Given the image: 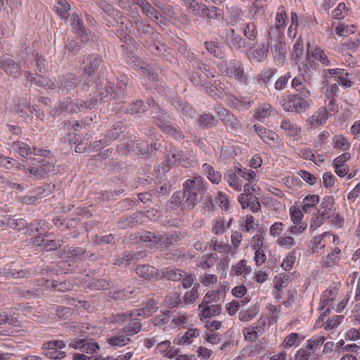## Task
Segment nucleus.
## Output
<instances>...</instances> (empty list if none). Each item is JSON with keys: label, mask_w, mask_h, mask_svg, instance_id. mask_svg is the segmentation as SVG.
I'll use <instances>...</instances> for the list:
<instances>
[{"label": "nucleus", "mask_w": 360, "mask_h": 360, "mask_svg": "<svg viewBox=\"0 0 360 360\" xmlns=\"http://www.w3.org/2000/svg\"><path fill=\"white\" fill-rule=\"evenodd\" d=\"M207 190L202 178L195 177L186 180L184 184L183 200L185 205L193 208L202 199V195Z\"/></svg>", "instance_id": "obj_1"}, {"label": "nucleus", "mask_w": 360, "mask_h": 360, "mask_svg": "<svg viewBox=\"0 0 360 360\" xmlns=\"http://www.w3.org/2000/svg\"><path fill=\"white\" fill-rule=\"evenodd\" d=\"M153 118L156 125L160 127L165 133L173 136L176 139H183L184 136L183 133L171 124L170 117L167 113L159 108H155Z\"/></svg>", "instance_id": "obj_2"}, {"label": "nucleus", "mask_w": 360, "mask_h": 360, "mask_svg": "<svg viewBox=\"0 0 360 360\" xmlns=\"http://www.w3.org/2000/svg\"><path fill=\"white\" fill-rule=\"evenodd\" d=\"M117 21V28L116 34L117 37L127 45H134L135 41L131 35L133 26L132 22L125 16H120Z\"/></svg>", "instance_id": "obj_3"}, {"label": "nucleus", "mask_w": 360, "mask_h": 360, "mask_svg": "<svg viewBox=\"0 0 360 360\" xmlns=\"http://www.w3.org/2000/svg\"><path fill=\"white\" fill-rule=\"evenodd\" d=\"M281 104L285 111L295 112H303L309 105L306 99L297 95H290L288 98L282 99Z\"/></svg>", "instance_id": "obj_4"}, {"label": "nucleus", "mask_w": 360, "mask_h": 360, "mask_svg": "<svg viewBox=\"0 0 360 360\" xmlns=\"http://www.w3.org/2000/svg\"><path fill=\"white\" fill-rule=\"evenodd\" d=\"M134 25L136 30L138 36L142 40H157L158 33H157L154 28L150 25L143 21L141 17L134 18L133 22Z\"/></svg>", "instance_id": "obj_5"}, {"label": "nucleus", "mask_w": 360, "mask_h": 360, "mask_svg": "<svg viewBox=\"0 0 360 360\" xmlns=\"http://www.w3.org/2000/svg\"><path fill=\"white\" fill-rule=\"evenodd\" d=\"M224 72L226 76L236 79L240 82H245L246 80L244 70L238 61L231 60L226 63Z\"/></svg>", "instance_id": "obj_6"}, {"label": "nucleus", "mask_w": 360, "mask_h": 360, "mask_svg": "<svg viewBox=\"0 0 360 360\" xmlns=\"http://www.w3.org/2000/svg\"><path fill=\"white\" fill-rule=\"evenodd\" d=\"M0 68L8 75L14 77H16L20 73V67L19 63L8 56H3L0 58Z\"/></svg>", "instance_id": "obj_7"}, {"label": "nucleus", "mask_w": 360, "mask_h": 360, "mask_svg": "<svg viewBox=\"0 0 360 360\" xmlns=\"http://www.w3.org/2000/svg\"><path fill=\"white\" fill-rule=\"evenodd\" d=\"M221 120L223 122L229 131H236L240 127V124L237 118L226 109H221L218 112Z\"/></svg>", "instance_id": "obj_8"}, {"label": "nucleus", "mask_w": 360, "mask_h": 360, "mask_svg": "<svg viewBox=\"0 0 360 360\" xmlns=\"http://www.w3.org/2000/svg\"><path fill=\"white\" fill-rule=\"evenodd\" d=\"M253 127L257 134L266 144L271 146L278 142L279 136L276 132L258 124H255Z\"/></svg>", "instance_id": "obj_9"}, {"label": "nucleus", "mask_w": 360, "mask_h": 360, "mask_svg": "<svg viewBox=\"0 0 360 360\" xmlns=\"http://www.w3.org/2000/svg\"><path fill=\"white\" fill-rule=\"evenodd\" d=\"M102 59L98 55H91L84 62V75L92 76L101 65Z\"/></svg>", "instance_id": "obj_10"}, {"label": "nucleus", "mask_w": 360, "mask_h": 360, "mask_svg": "<svg viewBox=\"0 0 360 360\" xmlns=\"http://www.w3.org/2000/svg\"><path fill=\"white\" fill-rule=\"evenodd\" d=\"M126 149L128 152L132 151L135 154L148 155L153 152V145L150 146L143 141H131L126 144Z\"/></svg>", "instance_id": "obj_11"}, {"label": "nucleus", "mask_w": 360, "mask_h": 360, "mask_svg": "<svg viewBox=\"0 0 360 360\" xmlns=\"http://www.w3.org/2000/svg\"><path fill=\"white\" fill-rule=\"evenodd\" d=\"M71 26L77 37L81 39V41L86 42L89 40L88 34L84 30V26L82 22V18L75 13L71 17Z\"/></svg>", "instance_id": "obj_12"}, {"label": "nucleus", "mask_w": 360, "mask_h": 360, "mask_svg": "<svg viewBox=\"0 0 360 360\" xmlns=\"http://www.w3.org/2000/svg\"><path fill=\"white\" fill-rule=\"evenodd\" d=\"M137 5L148 17L154 18L158 23L162 22V17L158 16L157 10L148 1L141 0Z\"/></svg>", "instance_id": "obj_13"}, {"label": "nucleus", "mask_w": 360, "mask_h": 360, "mask_svg": "<svg viewBox=\"0 0 360 360\" xmlns=\"http://www.w3.org/2000/svg\"><path fill=\"white\" fill-rule=\"evenodd\" d=\"M79 83L77 75L74 74H69L60 81V84L58 86V88L61 91H71L76 88Z\"/></svg>", "instance_id": "obj_14"}, {"label": "nucleus", "mask_w": 360, "mask_h": 360, "mask_svg": "<svg viewBox=\"0 0 360 360\" xmlns=\"http://www.w3.org/2000/svg\"><path fill=\"white\" fill-rule=\"evenodd\" d=\"M140 240L145 243H149L150 246L161 248L164 245L163 236L156 235L154 233L146 232L141 236Z\"/></svg>", "instance_id": "obj_15"}, {"label": "nucleus", "mask_w": 360, "mask_h": 360, "mask_svg": "<svg viewBox=\"0 0 360 360\" xmlns=\"http://www.w3.org/2000/svg\"><path fill=\"white\" fill-rule=\"evenodd\" d=\"M229 185L236 191H240L242 188V181L240 176L238 174V168L236 167L234 171L229 172L225 176Z\"/></svg>", "instance_id": "obj_16"}, {"label": "nucleus", "mask_w": 360, "mask_h": 360, "mask_svg": "<svg viewBox=\"0 0 360 360\" xmlns=\"http://www.w3.org/2000/svg\"><path fill=\"white\" fill-rule=\"evenodd\" d=\"M202 171L212 184H218L221 181V173L218 171H215L213 167L210 164L204 163L202 167Z\"/></svg>", "instance_id": "obj_17"}, {"label": "nucleus", "mask_w": 360, "mask_h": 360, "mask_svg": "<svg viewBox=\"0 0 360 360\" xmlns=\"http://www.w3.org/2000/svg\"><path fill=\"white\" fill-rule=\"evenodd\" d=\"M147 46L149 51L156 56L167 58L168 54H170V49H167L165 44L159 41L149 43Z\"/></svg>", "instance_id": "obj_18"}, {"label": "nucleus", "mask_w": 360, "mask_h": 360, "mask_svg": "<svg viewBox=\"0 0 360 360\" xmlns=\"http://www.w3.org/2000/svg\"><path fill=\"white\" fill-rule=\"evenodd\" d=\"M136 274L141 277L150 280L158 276V271L150 265H139L136 269Z\"/></svg>", "instance_id": "obj_19"}, {"label": "nucleus", "mask_w": 360, "mask_h": 360, "mask_svg": "<svg viewBox=\"0 0 360 360\" xmlns=\"http://www.w3.org/2000/svg\"><path fill=\"white\" fill-rule=\"evenodd\" d=\"M96 91L94 94L100 98V101H105V99L108 97L113 98V86L110 85L103 86L101 83H98L96 84Z\"/></svg>", "instance_id": "obj_20"}, {"label": "nucleus", "mask_w": 360, "mask_h": 360, "mask_svg": "<svg viewBox=\"0 0 360 360\" xmlns=\"http://www.w3.org/2000/svg\"><path fill=\"white\" fill-rule=\"evenodd\" d=\"M157 311V307L153 300L148 302L146 307L134 311V316L148 317Z\"/></svg>", "instance_id": "obj_21"}, {"label": "nucleus", "mask_w": 360, "mask_h": 360, "mask_svg": "<svg viewBox=\"0 0 360 360\" xmlns=\"http://www.w3.org/2000/svg\"><path fill=\"white\" fill-rule=\"evenodd\" d=\"M11 149L13 152L24 158L32 153L31 148L29 145L22 141H14L11 144Z\"/></svg>", "instance_id": "obj_22"}, {"label": "nucleus", "mask_w": 360, "mask_h": 360, "mask_svg": "<svg viewBox=\"0 0 360 360\" xmlns=\"http://www.w3.org/2000/svg\"><path fill=\"white\" fill-rule=\"evenodd\" d=\"M245 40L238 34L234 29L231 30V34L229 38V44L232 49L238 50L245 44Z\"/></svg>", "instance_id": "obj_23"}, {"label": "nucleus", "mask_w": 360, "mask_h": 360, "mask_svg": "<svg viewBox=\"0 0 360 360\" xmlns=\"http://www.w3.org/2000/svg\"><path fill=\"white\" fill-rule=\"evenodd\" d=\"M259 312V307L257 305H252L246 310H242L238 318L240 321L248 322L252 320Z\"/></svg>", "instance_id": "obj_24"}, {"label": "nucleus", "mask_w": 360, "mask_h": 360, "mask_svg": "<svg viewBox=\"0 0 360 360\" xmlns=\"http://www.w3.org/2000/svg\"><path fill=\"white\" fill-rule=\"evenodd\" d=\"M269 49V42L263 43L256 49H255L252 51V57L257 61H262L264 60L268 55Z\"/></svg>", "instance_id": "obj_25"}, {"label": "nucleus", "mask_w": 360, "mask_h": 360, "mask_svg": "<svg viewBox=\"0 0 360 360\" xmlns=\"http://www.w3.org/2000/svg\"><path fill=\"white\" fill-rule=\"evenodd\" d=\"M340 250L338 248H335L330 254L326 257L323 258L322 264L323 266L326 268L333 266L339 260V254Z\"/></svg>", "instance_id": "obj_26"}, {"label": "nucleus", "mask_w": 360, "mask_h": 360, "mask_svg": "<svg viewBox=\"0 0 360 360\" xmlns=\"http://www.w3.org/2000/svg\"><path fill=\"white\" fill-rule=\"evenodd\" d=\"M130 339L127 338L123 333H118L117 335L108 338V342L112 347H122L126 345Z\"/></svg>", "instance_id": "obj_27"}, {"label": "nucleus", "mask_w": 360, "mask_h": 360, "mask_svg": "<svg viewBox=\"0 0 360 360\" xmlns=\"http://www.w3.org/2000/svg\"><path fill=\"white\" fill-rule=\"evenodd\" d=\"M60 107L62 110L70 113L78 112L84 110L83 101L70 102L68 103L63 102L60 104Z\"/></svg>", "instance_id": "obj_28"}, {"label": "nucleus", "mask_w": 360, "mask_h": 360, "mask_svg": "<svg viewBox=\"0 0 360 360\" xmlns=\"http://www.w3.org/2000/svg\"><path fill=\"white\" fill-rule=\"evenodd\" d=\"M164 302L166 306L171 309L177 307L181 302V295L176 292H171L166 296Z\"/></svg>", "instance_id": "obj_29"}, {"label": "nucleus", "mask_w": 360, "mask_h": 360, "mask_svg": "<svg viewBox=\"0 0 360 360\" xmlns=\"http://www.w3.org/2000/svg\"><path fill=\"white\" fill-rule=\"evenodd\" d=\"M308 50L307 55L311 54V56L316 59L319 60L322 64L328 65L329 60L324 51L319 47H315L312 51H309V44H307Z\"/></svg>", "instance_id": "obj_30"}, {"label": "nucleus", "mask_w": 360, "mask_h": 360, "mask_svg": "<svg viewBox=\"0 0 360 360\" xmlns=\"http://www.w3.org/2000/svg\"><path fill=\"white\" fill-rule=\"evenodd\" d=\"M200 285L195 283L193 288L187 291L184 296V302L185 304H190L193 303L199 297L198 290Z\"/></svg>", "instance_id": "obj_31"}, {"label": "nucleus", "mask_w": 360, "mask_h": 360, "mask_svg": "<svg viewBox=\"0 0 360 360\" xmlns=\"http://www.w3.org/2000/svg\"><path fill=\"white\" fill-rule=\"evenodd\" d=\"M146 110V105L141 100L131 103L124 110L125 113L134 115L136 113H141Z\"/></svg>", "instance_id": "obj_32"}, {"label": "nucleus", "mask_w": 360, "mask_h": 360, "mask_svg": "<svg viewBox=\"0 0 360 360\" xmlns=\"http://www.w3.org/2000/svg\"><path fill=\"white\" fill-rule=\"evenodd\" d=\"M57 6H56V11L57 14L63 18L67 19L69 15L70 10V5L66 0H58Z\"/></svg>", "instance_id": "obj_33"}, {"label": "nucleus", "mask_w": 360, "mask_h": 360, "mask_svg": "<svg viewBox=\"0 0 360 360\" xmlns=\"http://www.w3.org/2000/svg\"><path fill=\"white\" fill-rule=\"evenodd\" d=\"M217 121L211 114H204L198 119L199 125L202 128H210L217 124Z\"/></svg>", "instance_id": "obj_34"}, {"label": "nucleus", "mask_w": 360, "mask_h": 360, "mask_svg": "<svg viewBox=\"0 0 360 360\" xmlns=\"http://www.w3.org/2000/svg\"><path fill=\"white\" fill-rule=\"evenodd\" d=\"M164 275L169 280L179 281L186 276V273L181 269H167L164 272Z\"/></svg>", "instance_id": "obj_35"}, {"label": "nucleus", "mask_w": 360, "mask_h": 360, "mask_svg": "<svg viewBox=\"0 0 360 360\" xmlns=\"http://www.w3.org/2000/svg\"><path fill=\"white\" fill-rule=\"evenodd\" d=\"M328 120V112L325 108H320L318 112L311 117V124L321 125Z\"/></svg>", "instance_id": "obj_36"}, {"label": "nucleus", "mask_w": 360, "mask_h": 360, "mask_svg": "<svg viewBox=\"0 0 360 360\" xmlns=\"http://www.w3.org/2000/svg\"><path fill=\"white\" fill-rule=\"evenodd\" d=\"M330 74H333L335 77H338L340 80V84L345 88H349L352 85V79L349 78L345 77V70L343 69H338V70H331L330 71Z\"/></svg>", "instance_id": "obj_37"}, {"label": "nucleus", "mask_w": 360, "mask_h": 360, "mask_svg": "<svg viewBox=\"0 0 360 360\" xmlns=\"http://www.w3.org/2000/svg\"><path fill=\"white\" fill-rule=\"evenodd\" d=\"M285 43L279 41L274 46V56L279 63L283 62L285 59Z\"/></svg>", "instance_id": "obj_38"}, {"label": "nucleus", "mask_w": 360, "mask_h": 360, "mask_svg": "<svg viewBox=\"0 0 360 360\" xmlns=\"http://www.w3.org/2000/svg\"><path fill=\"white\" fill-rule=\"evenodd\" d=\"M185 237V233L181 231H175L170 234L169 236H163L164 245L165 246H169L173 245L174 243L180 241L182 238Z\"/></svg>", "instance_id": "obj_39"}, {"label": "nucleus", "mask_w": 360, "mask_h": 360, "mask_svg": "<svg viewBox=\"0 0 360 360\" xmlns=\"http://www.w3.org/2000/svg\"><path fill=\"white\" fill-rule=\"evenodd\" d=\"M333 203L330 202V198L324 199L321 204V209L319 210L318 214L321 215L326 219H329L330 217V212L332 210Z\"/></svg>", "instance_id": "obj_40"}, {"label": "nucleus", "mask_w": 360, "mask_h": 360, "mask_svg": "<svg viewBox=\"0 0 360 360\" xmlns=\"http://www.w3.org/2000/svg\"><path fill=\"white\" fill-rule=\"evenodd\" d=\"M281 129L288 131L289 136H295L299 134L300 129L290 120H284L281 124Z\"/></svg>", "instance_id": "obj_41"}, {"label": "nucleus", "mask_w": 360, "mask_h": 360, "mask_svg": "<svg viewBox=\"0 0 360 360\" xmlns=\"http://www.w3.org/2000/svg\"><path fill=\"white\" fill-rule=\"evenodd\" d=\"M218 15V8L214 6L207 7L206 5L202 6V11L200 12V17L205 18L210 20L214 19Z\"/></svg>", "instance_id": "obj_42"}, {"label": "nucleus", "mask_w": 360, "mask_h": 360, "mask_svg": "<svg viewBox=\"0 0 360 360\" xmlns=\"http://www.w3.org/2000/svg\"><path fill=\"white\" fill-rule=\"evenodd\" d=\"M245 36L250 40H255L257 37V25L254 22H250L243 27Z\"/></svg>", "instance_id": "obj_43"}, {"label": "nucleus", "mask_w": 360, "mask_h": 360, "mask_svg": "<svg viewBox=\"0 0 360 360\" xmlns=\"http://www.w3.org/2000/svg\"><path fill=\"white\" fill-rule=\"evenodd\" d=\"M337 294L335 289L326 290L321 297V309H323L330 301H333Z\"/></svg>", "instance_id": "obj_44"}, {"label": "nucleus", "mask_w": 360, "mask_h": 360, "mask_svg": "<svg viewBox=\"0 0 360 360\" xmlns=\"http://www.w3.org/2000/svg\"><path fill=\"white\" fill-rule=\"evenodd\" d=\"M38 162L40 163L39 165H41L43 170L46 171V176L55 174L58 170L53 161H50L49 160L46 159H41Z\"/></svg>", "instance_id": "obj_45"}, {"label": "nucleus", "mask_w": 360, "mask_h": 360, "mask_svg": "<svg viewBox=\"0 0 360 360\" xmlns=\"http://www.w3.org/2000/svg\"><path fill=\"white\" fill-rule=\"evenodd\" d=\"M221 308L220 305H210L207 306L202 310L201 315L204 318H209L212 316H217L221 314Z\"/></svg>", "instance_id": "obj_46"}, {"label": "nucleus", "mask_w": 360, "mask_h": 360, "mask_svg": "<svg viewBox=\"0 0 360 360\" xmlns=\"http://www.w3.org/2000/svg\"><path fill=\"white\" fill-rule=\"evenodd\" d=\"M55 184H46L37 189V198H41L49 195L55 189Z\"/></svg>", "instance_id": "obj_47"}, {"label": "nucleus", "mask_w": 360, "mask_h": 360, "mask_svg": "<svg viewBox=\"0 0 360 360\" xmlns=\"http://www.w3.org/2000/svg\"><path fill=\"white\" fill-rule=\"evenodd\" d=\"M30 274V271L27 269H20L18 271H13L8 269L4 271L3 275L6 278H20L27 277Z\"/></svg>", "instance_id": "obj_48"}, {"label": "nucleus", "mask_w": 360, "mask_h": 360, "mask_svg": "<svg viewBox=\"0 0 360 360\" xmlns=\"http://www.w3.org/2000/svg\"><path fill=\"white\" fill-rule=\"evenodd\" d=\"M141 328V323L138 319H133L125 328L127 335H133L138 333Z\"/></svg>", "instance_id": "obj_49"}, {"label": "nucleus", "mask_w": 360, "mask_h": 360, "mask_svg": "<svg viewBox=\"0 0 360 360\" xmlns=\"http://www.w3.org/2000/svg\"><path fill=\"white\" fill-rule=\"evenodd\" d=\"M73 313V309L64 306H58L56 309V314L60 319H69Z\"/></svg>", "instance_id": "obj_50"}, {"label": "nucleus", "mask_w": 360, "mask_h": 360, "mask_svg": "<svg viewBox=\"0 0 360 360\" xmlns=\"http://www.w3.org/2000/svg\"><path fill=\"white\" fill-rule=\"evenodd\" d=\"M200 334L199 330L197 328H191L186 331L184 335L179 339L178 344H190V339L198 337Z\"/></svg>", "instance_id": "obj_51"}, {"label": "nucleus", "mask_w": 360, "mask_h": 360, "mask_svg": "<svg viewBox=\"0 0 360 360\" xmlns=\"http://www.w3.org/2000/svg\"><path fill=\"white\" fill-rule=\"evenodd\" d=\"M37 85L39 86L45 87L48 89H55L58 88V85L51 79L39 75L37 79Z\"/></svg>", "instance_id": "obj_52"}, {"label": "nucleus", "mask_w": 360, "mask_h": 360, "mask_svg": "<svg viewBox=\"0 0 360 360\" xmlns=\"http://www.w3.org/2000/svg\"><path fill=\"white\" fill-rule=\"evenodd\" d=\"M186 6L191 9V11L194 15H200L202 11V6L203 4H200L195 0H185Z\"/></svg>", "instance_id": "obj_53"}, {"label": "nucleus", "mask_w": 360, "mask_h": 360, "mask_svg": "<svg viewBox=\"0 0 360 360\" xmlns=\"http://www.w3.org/2000/svg\"><path fill=\"white\" fill-rule=\"evenodd\" d=\"M271 105L269 104H264L257 109L255 112V117L257 120H263L270 115Z\"/></svg>", "instance_id": "obj_54"}, {"label": "nucleus", "mask_w": 360, "mask_h": 360, "mask_svg": "<svg viewBox=\"0 0 360 360\" xmlns=\"http://www.w3.org/2000/svg\"><path fill=\"white\" fill-rule=\"evenodd\" d=\"M127 62L129 65H131L136 70H139L145 64L141 58L132 53H130L128 56Z\"/></svg>", "instance_id": "obj_55"}, {"label": "nucleus", "mask_w": 360, "mask_h": 360, "mask_svg": "<svg viewBox=\"0 0 360 360\" xmlns=\"http://www.w3.org/2000/svg\"><path fill=\"white\" fill-rule=\"evenodd\" d=\"M15 229L18 231H24L23 233L26 235H32L33 229L31 226H27V222L23 219H19L15 220Z\"/></svg>", "instance_id": "obj_56"}, {"label": "nucleus", "mask_w": 360, "mask_h": 360, "mask_svg": "<svg viewBox=\"0 0 360 360\" xmlns=\"http://www.w3.org/2000/svg\"><path fill=\"white\" fill-rule=\"evenodd\" d=\"M205 45L207 49L209 51L210 53L213 54L214 56L217 58L223 57L224 54L223 52L221 51V49L219 46H218L216 42H205Z\"/></svg>", "instance_id": "obj_57"}, {"label": "nucleus", "mask_w": 360, "mask_h": 360, "mask_svg": "<svg viewBox=\"0 0 360 360\" xmlns=\"http://www.w3.org/2000/svg\"><path fill=\"white\" fill-rule=\"evenodd\" d=\"M43 248L46 251L58 249L62 246L63 241L60 240L45 239Z\"/></svg>", "instance_id": "obj_58"}, {"label": "nucleus", "mask_w": 360, "mask_h": 360, "mask_svg": "<svg viewBox=\"0 0 360 360\" xmlns=\"http://www.w3.org/2000/svg\"><path fill=\"white\" fill-rule=\"evenodd\" d=\"M292 86L303 96L309 94V90L302 84L300 77H295L292 79Z\"/></svg>", "instance_id": "obj_59"}, {"label": "nucleus", "mask_w": 360, "mask_h": 360, "mask_svg": "<svg viewBox=\"0 0 360 360\" xmlns=\"http://www.w3.org/2000/svg\"><path fill=\"white\" fill-rule=\"evenodd\" d=\"M217 257L216 255H207L205 257V259L198 264V266L203 269L211 268L214 266L217 260Z\"/></svg>", "instance_id": "obj_60"}, {"label": "nucleus", "mask_w": 360, "mask_h": 360, "mask_svg": "<svg viewBox=\"0 0 360 360\" xmlns=\"http://www.w3.org/2000/svg\"><path fill=\"white\" fill-rule=\"evenodd\" d=\"M168 160L172 165L178 164L183 165L182 161H184V159L182 152L177 150L169 152L168 154Z\"/></svg>", "instance_id": "obj_61"}, {"label": "nucleus", "mask_w": 360, "mask_h": 360, "mask_svg": "<svg viewBox=\"0 0 360 360\" xmlns=\"http://www.w3.org/2000/svg\"><path fill=\"white\" fill-rule=\"evenodd\" d=\"M139 70L141 71L142 75L149 80H157L158 75L153 72V68L149 65L145 63Z\"/></svg>", "instance_id": "obj_62"}, {"label": "nucleus", "mask_w": 360, "mask_h": 360, "mask_svg": "<svg viewBox=\"0 0 360 360\" xmlns=\"http://www.w3.org/2000/svg\"><path fill=\"white\" fill-rule=\"evenodd\" d=\"M348 10L344 3H340L338 7L333 11L332 15L334 18L342 19L347 13Z\"/></svg>", "instance_id": "obj_63"}, {"label": "nucleus", "mask_w": 360, "mask_h": 360, "mask_svg": "<svg viewBox=\"0 0 360 360\" xmlns=\"http://www.w3.org/2000/svg\"><path fill=\"white\" fill-rule=\"evenodd\" d=\"M123 131V125L121 123H117L113 127V128L108 130L107 136L110 139H116Z\"/></svg>", "instance_id": "obj_64"}]
</instances>
